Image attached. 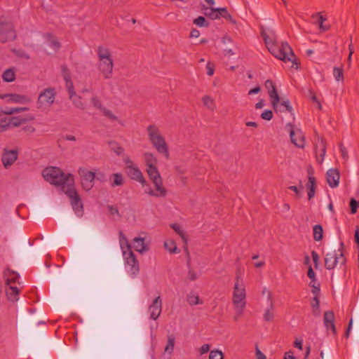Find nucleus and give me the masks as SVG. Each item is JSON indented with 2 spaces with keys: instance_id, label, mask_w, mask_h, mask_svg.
I'll return each instance as SVG.
<instances>
[{
  "instance_id": "38",
  "label": "nucleus",
  "mask_w": 359,
  "mask_h": 359,
  "mask_svg": "<svg viewBox=\"0 0 359 359\" xmlns=\"http://www.w3.org/2000/svg\"><path fill=\"white\" fill-rule=\"evenodd\" d=\"M165 248L169 251L170 253H177V248L176 246V243L172 240H168L164 242Z\"/></svg>"
},
{
  "instance_id": "40",
  "label": "nucleus",
  "mask_w": 359,
  "mask_h": 359,
  "mask_svg": "<svg viewBox=\"0 0 359 359\" xmlns=\"http://www.w3.org/2000/svg\"><path fill=\"white\" fill-rule=\"evenodd\" d=\"M309 286L312 288L311 292L314 296H320V284L316 280H311Z\"/></svg>"
},
{
  "instance_id": "48",
  "label": "nucleus",
  "mask_w": 359,
  "mask_h": 359,
  "mask_svg": "<svg viewBox=\"0 0 359 359\" xmlns=\"http://www.w3.org/2000/svg\"><path fill=\"white\" fill-rule=\"evenodd\" d=\"M313 19H316V23L319 25V27H322L323 22L327 20L326 18L321 15V13H316L312 15Z\"/></svg>"
},
{
  "instance_id": "12",
  "label": "nucleus",
  "mask_w": 359,
  "mask_h": 359,
  "mask_svg": "<svg viewBox=\"0 0 359 359\" xmlns=\"http://www.w3.org/2000/svg\"><path fill=\"white\" fill-rule=\"evenodd\" d=\"M128 164L126 167V172L127 175L133 180L140 182L143 187L147 185V181L145 180L140 170L133 165V161H128Z\"/></svg>"
},
{
  "instance_id": "15",
  "label": "nucleus",
  "mask_w": 359,
  "mask_h": 359,
  "mask_svg": "<svg viewBox=\"0 0 359 359\" xmlns=\"http://www.w3.org/2000/svg\"><path fill=\"white\" fill-rule=\"evenodd\" d=\"M18 157V149H8L5 148L1 156V161L4 166L7 168L14 163Z\"/></svg>"
},
{
  "instance_id": "21",
  "label": "nucleus",
  "mask_w": 359,
  "mask_h": 359,
  "mask_svg": "<svg viewBox=\"0 0 359 359\" xmlns=\"http://www.w3.org/2000/svg\"><path fill=\"white\" fill-rule=\"evenodd\" d=\"M150 318L156 320L161 312V299L157 297L149 306Z\"/></svg>"
},
{
  "instance_id": "53",
  "label": "nucleus",
  "mask_w": 359,
  "mask_h": 359,
  "mask_svg": "<svg viewBox=\"0 0 359 359\" xmlns=\"http://www.w3.org/2000/svg\"><path fill=\"white\" fill-rule=\"evenodd\" d=\"M61 70L64 80H67L71 78L69 70L66 65L61 66Z\"/></svg>"
},
{
  "instance_id": "11",
  "label": "nucleus",
  "mask_w": 359,
  "mask_h": 359,
  "mask_svg": "<svg viewBox=\"0 0 359 359\" xmlns=\"http://www.w3.org/2000/svg\"><path fill=\"white\" fill-rule=\"evenodd\" d=\"M56 92L53 88L44 89L39 95L37 104L39 108L48 107L53 104Z\"/></svg>"
},
{
  "instance_id": "35",
  "label": "nucleus",
  "mask_w": 359,
  "mask_h": 359,
  "mask_svg": "<svg viewBox=\"0 0 359 359\" xmlns=\"http://www.w3.org/2000/svg\"><path fill=\"white\" fill-rule=\"evenodd\" d=\"M46 37L50 43V46L55 50H58L61 45L60 43L57 40L54 35L51 33H47Z\"/></svg>"
},
{
  "instance_id": "17",
  "label": "nucleus",
  "mask_w": 359,
  "mask_h": 359,
  "mask_svg": "<svg viewBox=\"0 0 359 359\" xmlns=\"http://www.w3.org/2000/svg\"><path fill=\"white\" fill-rule=\"evenodd\" d=\"M33 120H34V116L33 114H21L10 117L11 128L19 127Z\"/></svg>"
},
{
  "instance_id": "9",
  "label": "nucleus",
  "mask_w": 359,
  "mask_h": 359,
  "mask_svg": "<svg viewBox=\"0 0 359 359\" xmlns=\"http://www.w3.org/2000/svg\"><path fill=\"white\" fill-rule=\"evenodd\" d=\"M147 172L149 179L155 185L156 192L150 190L148 194L151 196L157 197H164L166 195L167 191L163 186V182L160 173L156 166L147 168Z\"/></svg>"
},
{
  "instance_id": "18",
  "label": "nucleus",
  "mask_w": 359,
  "mask_h": 359,
  "mask_svg": "<svg viewBox=\"0 0 359 359\" xmlns=\"http://www.w3.org/2000/svg\"><path fill=\"white\" fill-rule=\"evenodd\" d=\"M334 313L332 311H327L324 313L323 321L326 329L331 330L333 334H337V329L334 324Z\"/></svg>"
},
{
  "instance_id": "50",
  "label": "nucleus",
  "mask_w": 359,
  "mask_h": 359,
  "mask_svg": "<svg viewBox=\"0 0 359 359\" xmlns=\"http://www.w3.org/2000/svg\"><path fill=\"white\" fill-rule=\"evenodd\" d=\"M309 96H310V98H311V101L313 102H314V103H316L317 105H318V108L319 109H322V105H321L320 101L318 100V99L316 93H314V91L312 90H309Z\"/></svg>"
},
{
  "instance_id": "55",
  "label": "nucleus",
  "mask_w": 359,
  "mask_h": 359,
  "mask_svg": "<svg viewBox=\"0 0 359 359\" xmlns=\"http://www.w3.org/2000/svg\"><path fill=\"white\" fill-rule=\"evenodd\" d=\"M261 118L264 119V120H266V121L271 120L272 118H273V112H272V111L269 110V109L265 110L264 111H263L262 113Z\"/></svg>"
},
{
  "instance_id": "43",
  "label": "nucleus",
  "mask_w": 359,
  "mask_h": 359,
  "mask_svg": "<svg viewBox=\"0 0 359 359\" xmlns=\"http://www.w3.org/2000/svg\"><path fill=\"white\" fill-rule=\"evenodd\" d=\"M175 346V337L172 336H168V343L165 348V351L168 353H172L174 349Z\"/></svg>"
},
{
  "instance_id": "62",
  "label": "nucleus",
  "mask_w": 359,
  "mask_h": 359,
  "mask_svg": "<svg viewBox=\"0 0 359 359\" xmlns=\"http://www.w3.org/2000/svg\"><path fill=\"white\" fill-rule=\"evenodd\" d=\"M107 208L109 210V213L111 215H119V212L118 208L116 206L114 205H108Z\"/></svg>"
},
{
  "instance_id": "7",
  "label": "nucleus",
  "mask_w": 359,
  "mask_h": 359,
  "mask_svg": "<svg viewBox=\"0 0 359 359\" xmlns=\"http://www.w3.org/2000/svg\"><path fill=\"white\" fill-rule=\"evenodd\" d=\"M120 244L123 252V256L126 262V264L130 266V272L133 275H136L139 273L140 266L138 260L136 258L135 255L132 250L130 244L128 243L126 238L123 236L122 232H120Z\"/></svg>"
},
{
  "instance_id": "52",
  "label": "nucleus",
  "mask_w": 359,
  "mask_h": 359,
  "mask_svg": "<svg viewBox=\"0 0 359 359\" xmlns=\"http://www.w3.org/2000/svg\"><path fill=\"white\" fill-rule=\"evenodd\" d=\"M0 125L3 126V128L5 130H7L8 128H11L10 117H4L0 119Z\"/></svg>"
},
{
  "instance_id": "28",
  "label": "nucleus",
  "mask_w": 359,
  "mask_h": 359,
  "mask_svg": "<svg viewBox=\"0 0 359 359\" xmlns=\"http://www.w3.org/2000/svg\"><path fill=\"white\" fill-rule=\"evenodd\" d=\"M312 313L315 316L320 315V296H314L311 302Z\"/></svg>"
},
{
  "instance_id": "45",
  "label": "nucleus",
  "mask_w": 359,
  "mask_h": 359,
  "mask_svg": "<svg viewBox=\"0 0 359 359\" xmlns=\"http://www.w3.org/2000/svg\"><path fill=\"white\" fill-rule=\"evenodd\" d=\"M65 83H66V87L68 90V92H69V98L70 99H72L73 96L75 95V91L74 90V84H73V82L70 79H68L67 80H65Z\"/></svg>"
},
{
  "instance_id": "26",
  "label": "nucleus",
  "mask_w": 359,
  "mask_h": 359,
  "mask_svg": "<svg viewBox=\"0 0 359 359\" xmlns=\"http://www.w3.org/2000/svg\"><path fill=\"white\" fill-rule=\"evenodd\" d=\"M6 293L10 301L14 302L19 299L20 290L16 286L9 285V287L6 289Z\"/></svg>"
},
{
  "instance_id": "37",
  "label": "nucleus",
  "mask_w": 359,
  "mask_h": 359,
  "mask_svg": "<svg viewBox=\"0 0 359 359\" xmlns=\"http://www.w3.org/2000/svg\"><path fill=\"white\" fill-rule=\"evenodd\" d=\"M203 104L210 111L215 109V103L214 100L209 95H204L202 98Z\"/></svg>"
},
{
  "instance_id": "23",
  "label": "nucleus",
  "mask_w": 359,
  "mask_h": 359,
  "mask_svg": "<svg viewBox=\"0 0 359 359\" xmlns=\"http://www.w3.org/2000/svg\"><path fill=\"white\" fill-rule=\"evenodd\" d=\"M307 192H308V199L310 201L313 198L316 194V180L313 176H309L308 182L306 184Z\"/></svg>"
},
{
  "instance_id": "63",
  "label": "nucleus",
  "mask_w": 359,
  "mask_h": 359,
  "mask_svg": "<svg viewBox=\"0 0 359 359\" xmlns=\"http://www.w3.org/2000/svg\"><path fill=\"white\" fill-rule=\"evenodd\" d=\"M354 240H355V243L357 245V247L358 249V254H359V226H356V229L355 230Z\"/></svg>"
},
{
  "instance_id": "25",
  "label": "nucleus",
  "mask_w": 359,
  "mask_h": 359,
  "mask_svg": "<svg viewBox=\"0 0 359 359\" xmlns=\"http://www.w3.org/2000/svg\"><path fill=\"white\" fill-rule=\"evenodd\" d=\"M4 277L6 278V285H9L11 283H15L20 278V275L9 269L4 271Z\"/></svg>"
},
{
  "instance_id": "3",
  "label": "nucleus",
  "mask_w": 359,
  "mask_h": 359,
  "mask_svg": "<svg viewBox=\"0 0 359 359\" xmlns=\"http://www.w3.org/2000/svg\"><path fill=\"white\" fill-rule=\"evenodd\" d=\"M43 175L45 180L55 186L63 187L68 185L70 182H74L72 175H65L62 170L57 167H49L44 169Z\"/></svg>"
},
{
  "instance_id": "5",
  "label": "nucleus",
  "mask_w": 359,
  "mask_h": 359,
  "mask_svg": "<svg viewBox=\"0 0 359 359\" xmlns=\"http://www.w3.org/2000/svg\"><path fill=\"white\" fill-rule=\"evenodd\" d=\"M241 277L236 274V283L233 287V304L236 313L234 316V320L237 321L243 315L244 309L245 307V290L244 287H239V280Z\"/></svg>"
},
{
  "instance_id": "41",
  "label": "nucleus",
  "mask_w": 359,
  "mask_h": 359,
  "mask_svg": "<svg viewBox=\"0 0 359 359\" xmlns=\"http://www.w3.org/2000/svg\"><path fill=\"white\" fill-rule=\"evenodd\" d=\"M333 74L337 81H344V70L342 67H334Z\"/></svg>"
},
{
  "instance_id": "19",
  "label": "nucleus",
  "mask_w": 359,
  "mask_h": 359,
  "mask_svg": "<svg viewBox=\"0 0 359 359\" xmlns=\"http://www.w3.org/2000/svg\"><path fill=\"white\" fill-rule=\"evenodd\" d=\"M327 182L328 184L332 187L334 188L339 185L340 174L337 169H330L326 173Z\"/></svg>"
},
{
  "instance_id": "44",
  "label": "nucleus",
  "mask_w": 359,
  "mask_h": 359,
  "mask_svg": "<svg viewBox=\"0 0 359 359\" xmlns=\"http://www.w3.org/2000/svg\"><path fill=\"white\" fill-rule=\"evenodd\" d=\"M194 23L201 27H207L209 25V23L207 22L206 19L203 16H199L194 19Z\"/></svg>"
},
{
  "instance_id": "6",
  "label": "nucleus",
  "mask_w": 359,
  "mask_h": 359,
  "mask_svg": "<svg viewBox=\"0 0 359 359\" xmlns=\"http://www.w3.org/2000/svg\"><path fill=\"white\" fill-rule=\"evenodd\" d=\"M149 140L156 151L163 154L166 159L170 157L168 147L165 138L161 135L158 128L156 125H149L147 128Z\"/></svg>"
},
{
  "instance_id": "54",
  "label": "nucleus",
  "mask_w": 359,
  "mask_h": 359,
  "mask_svg": "<svg viewBox=\"0 0 359 359\" xmlns=\"http://www.w3.org/2000/svg\"><path fill=\"white\" fill-rule=\"evenodd\" d=\"M289 189L294 191L298 198L302 197L301 191L304 189L303 185H300L299 187H297V186H290L289 187Z\"/></svg>"
},
{
  "instance_id": "14",
  "label": "nucleus",
  "mask_w": 359,
  "mask_h": 359,
  "mask_svg": "<svg viewBox=\"0 0 359 359\" xmlns=\"http://www.w3.org/2000/svg\"><path fill=\"white\" fill-rule=\"evenodd\" d=\"M327 149V142L323 137L317 136L315 143V151L316 161L319 164H322Z\"/></svg>"
},
{
  "instance_id": "16",
  "label": "nucleus",
  "mask_w": 359,
  "mask_h": 359,
  "mask_svg": "<svg viewBox=\"0 0 359 359\" xmlns=\"http://www.w3.org/2000/svg\"><path fill=\"white\" fill-rule=\"evenodd\" d=\"M290 126L291 128L290 131L291 142L299 148H304L305 137L303 133L299 130L294 131L291 124H290Z\"/></svg>"
},
{
  "instance_id": "20",
  "label": "nucleus",
  "mask_w": 359,
  "mask_h": 359,
  "mask_svg": "<svg viewBox=\"0 0 359 359\" xmlns=\"http://www.w3.org/2000/svg\"><path fill=\"white\" fill-rule=\"evenodd\" d=\"M265 87L269 90V95L271 99V104L274 105L278 101H280V97L278 94L276 86L271 80H266Z\"/></svg>"
},
{
  "instance_id": "51",
  "label": "nucleus",
  "mask_w": 359,
  "mask_h": 359,
  "mask_svg": "<svg viewBox=\"0 0 359 359\" xmlns=\"http://www.w3.org/2000/svg\"><path fill=\"white\" fill-rule=\"evenodd\" d=\"M102 111L103 114L105 116H107L109 119H110L111 121H117L118 120V117L116 116H115L111 112V111H110L109 109H107L104 107L102 109Z\"/></svg>"
},
{
  "instance_id": "1",
  "label": "nucleus",
  "mask_w": 359,
  "mask_h": 359,
  "mask_svg": "<svg viewBox=\"0 0 359 359\" xmlns=\"http://www.w3.org/2000/svg\"><path fill=\"white\" fill-rule=\"evenodd\" d=\"M262 36L269 51L273 55L284 62H291L292 64V67H294L296 69L299 68L300 62L287 43L283 42L280 45L278 44L273 32H271L270 36L262 31Z\"/></svg>"
},
{
  "instance_id": "31",
  "label": "nucleus",
  "mask_w": 359,
  "mask_h": 359,
  "mask_svg": "<svg viewBox=\"0 0 359 359\" xmlns=\"http://www.w3.org/2000/svg\"><path fill=\"white\" fill-rule=\"evenodd\" d=\"M313 239L316 241H320L323 238V229L322 225L316 224L313 228Z\"/></svg>"
},
{
  "instance_id": "29",
  "label": "nucleus",
  "mask_w": 359,
  "mask_h": 359,
  "mask_svg": "<svg viewBox=\"0 0 359 359\" xmlns=\"http://www.w3.org/2000/svg\"><path fill=\"white\" fill-rule=\"evenodd\" d=\"M110 179H112V182H111V186L112 187L122 186L124 183L121 173H113Z\"/></svg>"
},
{
  "instance_id": "34",
  "label": "nucleus",
  "mask_w": 359,
  "mask_h": 359,
  "mask_svg": "<svg viewBox=\"0 0 359 359\" xmlns=\"http://www.w3.org/2000/svg\"><path fill=\"white\" fill-rule=\"evenodd\" d=\"M144 158L147 168L156 166V165L157 163V159L152 153H145Z\"/></svg>"
},
{
  "instance_id": "4",
  "label": "nucleus",
  "mask_w": 359,
  "mask_h": 359,
  "mask_svg": "<svg viewBox=\"0 0 359 359\" xmlns=\"http://www.w3.org/2000/svg\"><path fill=\"white\" fill-rule=\"evenodd\" d=\"M98 65L97 67L104 79L112 77L114 61L109 50L102 46H98L97 50Z\"/></svg>"
},
{
  "instance_id": "64",
  "label": "nucleus",
  "mask_w": 359,
  "mask_h": 359,
  "mask_svg": "<svg viewBox=\"0 0 359 359\" xmlns=\"http://www.w3.org/2000/svg\"><path fill=\"white\" fill-rule=\"evenodd\" d=\"M210 344H203L200 348V350H199L201 355L208 353L210 351Z\"/></svg>"
},
{
  "instance_id": "47",
  "label": "nucleus",
  "mask_w": 359,
  "mask_h": 359,
  "mask_svg": "<svg viewBox=\"0 0 359 359\" xmlns=\"http://www.w3.org/2000/svg\"><path fill=\"white\" fill-rule=\"evenodd\" d=\"M187 301L191 306L203 304V302L200 300V298L198 295H189L187 297Z\"/></svg>"
},
{
  "instance_id": "39",
  "label": "nucleus",
  "mask_w": 359,
  "mask_h": 359,
  "mask_svg": "<svg viewBox=\"0 0 359 359\" xmlns=\"http://www.w3.org/2000/svg\"><path fill=\"white\" fill-rule=\"evenodd\" d=\"M274 313H273V303L271 302V306L269 309H267L264 314V320L266 322H271L273 320Z\"/></svg>"
},
{
  "instance_id": "49",
  "label": "nucleus",
  "mask_w": 359,
  "mask_h": 359,
  "mask_svg": "<svg viewBox=\"0 0 359 359\" xmlns=\"http://www.w3.org/2000/svg\"><path fill=\"white\" fill-rule=\"evenodd\" d=\"M72 101L74 105L79 109H83L85 108L84 104L81 101V97L79 96H76V95L73 96Z\"/></svg>"
},
{
  "instance_id": "56",
  "label": "nucleus",
  "mask_w": 359,
  "mask_h": 359,
  "mask_svg": "<svg viewBox=\"0 0 359 359\" xmlns=\"http://www.w3.org/2000/svg\"><path fill=\"white\" fill-rule=\"evenodd\" d=\"M91 102H92V103H93V104L94 105L95 107L100 109L101 111L104 108L102 107L101 101L99 100V98L97 97H93L91 98Z\"/></svg>"
},
{
  "instance_id": "42",
  "label": "nucleus",
  "mask_w": 359,
  "mask_h": 359,
  "mask_svg": "<svg viewBox=\"0 0 359 359\" xmlns=\"http://www.w3.org/2000/svg\"><path fill=\"white\" fill-rule=\"evenodd\" d=\"M209 10H210L209 12H207V11L204 12V14L206 16H208V18H210L212 20H216V19L219 18V12H218L219 8H210Z\"/></svg>"
},
{
  "instance_id": "22",
  "label": "nucleus",
  "mask_w": 359,
  "mask_h": 359,
  "mask_svg": "<svg viewBox=\"0 0 359 359\" xmlns=\"http://www.w3.org/2000/svg\"><path fill=\"white\" fill-rule=\"evenodd\" d=\"M274 111L276 112H285L288 111L290 113H292V107L290 104V102L288 100H283L282 102L278 101L274 105H272Z\"/></svg>"
},
{
  "instance_id": "61",
  "label": "nucleus",
  "mask_w": 359,
  "mask_h": 359,
  "mask_svg": "<svg viewBox=\"0 0 359 359\" xmlns=\"http://www.w3.org/2000/svg\"><path fill=\"white\" fill-rule=\"evenodd\" d=\"M307 276L308 277L311 279V280H316V273L314 272V271L313 270L312 267L311 265H309V268H308V272H307Z\"/></svg>"
},
{
  "instance_id": "30",
  "label": "nucleus",
  "mask_w": 359,
  "mask_h": 359,
  "mask_svg": "<svg viewBox=\"0 0 359 359\" xmlns=\"http://www.w3.org/2000/svg\"><path fill=\"white\" fill-rule=\"evenodd\" d=\"M135 245V250L139 252H143L147 250V248L144 244V239L142 238H135L133 239Z\"/></svg>"
},
{
  "instance_id": "57",
  "label": "nucleus",
  "mask_w": 359,
  "mask_h": 359,
  "mask_svg": "<svg viewBox=\"0 0 359 359\" xmlns=\"http://www.w3.org/2000/svg\"><path fill=\"white\" fill-rule=\"evenodd\" d=\"M207 74L212 76L215 72V65L211 62H208L206 65Z\"/></svg>"
},
{
  "instance_id": "13",
  "label": "nucleus",
  "mask_w": 359,
  "mask_h": 359,
  "mask_svg": "<svg viewBox=\"0 0 359 359\" xmlns=\"http://www.w3.org/2000/svg\"><path fill=\"white\" fill-rule=\"evenodd\" d=\"M78 173L81 178V184L83 188L87 190L90 189L93 187V182L95 180V173L86 168H80L78 170Z\"/></svg>"
},
{
  "instance_id": "60",
  "label": "nucleus",
  "mask_w": 359,
  "mask_h": 359,
  "mask_svg": "<svg viewBox=\"0 0 359 359\" xmlns=\"http://www.w3.org/2000/svg\"><path fill=\"white\" fill-rule=\"evenodd\" d=\"M188 278L191 281H194V280H196V278H197L196 273L192 269H189Z\"/></svg>"
},
{
  "instance_id": "36",
  "label": "nucleus",
  "mask_w": 359,
  "mask_h": 359,
  "mask_svg": "<svg viewBox=\"0 0 359 359\" xmlns=\"http://www.w3.org/2000/svg\"><path fill=\"white\" fill-rule=\"evenodd\" d=\"M2 79L5 82H12L15 79V74L13 69H6L2 74Z\"/></svg>"
},
{
  "instance_id": "32",
  "label": "nucleus",
  "mask_w": 359,
  "mask_h": 359,
  "mask_svg": "<svg viewBox=\"0 0 359 359\" xmlns=\"http://www.w3.org/2000/svg\"><path fill=\"white\" fill-rule=\"evenodd\" d=\"M219 18H224L231 23L235 25L236 21L232 18L231 15L228 12L226 8H219L218 10Z\"/></svg>"
},
{
  "instance_id": "58",
  "label": "nucleus",
  "mask_w": 359,
  "mask_h": 359,
  "mask_svg": "<svg viewBox=\"0 0 359 359\" xmlns=\"http://www.w3.org/2000/svg\"><path fill=\"white\" fill-rule=\"evenodd\" d=\"M114 144H115V146L112 148V150L114 151V152H115L117 155H121L123 153V148L121 146H119L117 143L116 142H114Z\"/></svg>"
},
{
  "instance_id": "2",
  "label": "nucleus",
  "mask_w": 359,
  "mask_h": 359,
  "mask_svg": "<svg viewBox=\"0 0 359 359\" xmlns=\"http://www.w3.org/2000/svg\"><path fill=\"white\" fill-rule=\"evenodd\" d=\"M344 242L341 241L338 248L337 239L333 238L327 247V253L324 259L325 269L327 270L334 269L338 262L344 265L346 262V258L344 257Z\"/></svg>"
},
{
  "instance_id": "24",
  "label": "nucleus",
  "mask_w": 359,
  "mask_h": 359,
  "mask_svg": "<svg viewBox=\"0 0 359 359\" xmlns=\"http://www.w3.org/2000/svg\"><path fill=\"white\" fill-rule=\"evenodd\" d=\"M9 97V101L15 103H25L28 101V98L25 95L18 94H0V99Z\"/></svg>"
},
{
  "instance_id": "46",
  "label": "nucleus",
  "mask_w": 359,
  "mask_h": 359,
  "mask_svg": "<svg viewBox=\"0 0 359 359\" xmlns=\"http://www.w3.org/2000/svg\"><path fill=\"white\" fill-rule=\"evenodd\" d=\"M209 359H224V354L222 351L212 350L210 352Z\"/></svg>"
},
{
  "instance_id": "27",
  "label": "nucleus",
  "mask_w": 359,
  "mask_h": 359,
  "mask_svg": "<svg viewBox=\"0 0 359 359\" xmlns=\"http://www.w3.org/2000/svg\"><path fill=\"white\" fill-rule=\"evenodd\" d=\"M170 228H172L182 239L185 244V251L188 256H189V252L188 248L187 247V238L184 233V232L181 229L180 226L177 224H171L170 225Z\"/></svg>"
},
{
  "instance_id": "10",
  "label": "nucleus",
  "mask_w": 359,
  "mask_h": 359,
  "mask_svg": "<svg viewBox=\"0 0 359 359\" xmlns=\"http://www.w3.org/2000/svg\"><path fill=\"white\" fill-rule=\"evenodd\" d=\"M16 39V32L13 24L6 20L3 17L0 19V42L6 43L9 41H13Z\"/></svg>"
},
{
  "instance_id": "59",
  "label": "nucleus",
  "mask_w": 359,
  "mask_h": 359,
  "mask_svg": "<svg viewBox=\"0 0 359 359\" xmlns=\"http://www.w3.org/2000/svg\"><path fill=\"white\" fill-rule=\"evenodd\" d=\"M311 256H312L313 262L314 263V266L316 269H317L318 265V262H319V256H318V253L314 250H313L311 252Z\"/></svg>"
},
{
  "instance_id": "33",
  "label": "nucleus",
  "mask_w": 359,
  "mask_h": 359,
  "mask_svg": "<svg viewBox=\"0 0 359 359\" xmlns=\"http://www.w3.org/2000/svg\"><path fill=\"white\" fill-rule=\"evenodd\" d=\"M28 107H5L3 109V114L5 115H13L16 113H20L23 111H28Z\"/></svg>"
},
{
  "instance_id": "8",
  "label": "nucleus",
  "mask_w": 359,
  "mask_h": 359,
  "mask_svg": "<svg viewBox=\"0 0 359 359\" xmlns=\"http://www.w3.org/2000/svg\"><path fill=\"white\" fill-rule=\"evenodd\" d=\"M63 192L69 198L75 213L78 216H82L83 213V204L80 195L75 188L74 182L72 181L68 185L63 187Z\"/></svg>"
}]
</instances>
